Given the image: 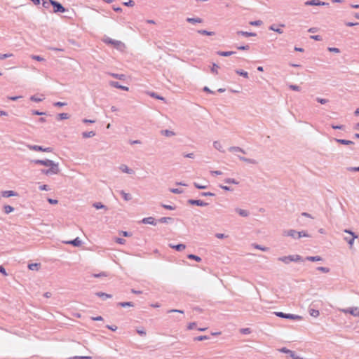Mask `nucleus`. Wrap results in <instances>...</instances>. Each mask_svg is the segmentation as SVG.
Listing matches in <instances>:
<instances>
[{"instance_id": "1", "label": "nucleus", "mask_w": 359, "mask_h": 359, "mask_svg": "<svg viewBox=\"0 0 359 359\" xmlns=\"http://www.w3.org/2000/svg\"><path fill=\"white\" fill-rule=\"evenodd\" d=\"M32 163L38 165H42L46 167H48V169H42L41 170V173L46 175H51L54 174H57L59 172L58 164L55 163L54 161L45 159V160H32Z\"/></svg>"}, {"instance_id": "2", "label": "nucleus", "mask_w": 359, "mask_h": 359, "mask_svg": "<svg viewBox=\"0 0 359 359\" xmlns=\"http://www.w3.org/2000/svg\"><path fill=\"white\" fill-rule=\"evenodd\" d=\"M278 259L285 264H288L290 262H300L302 260L301 256L298 255L284 256L280 257Z\"/></svg>"}, {"instance_id": "3", "label": "nucleus", "mask_w": 359, "mask_h": 359, "mask_svg": "<svg viewBox=\"0 0 359 359\" xmlns=\"http://www.w3.org/2000/svg\"><path fill=\"white\" fill-rule=\"evenodd\" d=\"M50 4L53 6V13H64L65 12L66 9L59 2L55 1V0H50Z\"/></svg>"}, {"instance_id": "4", "label": "nucleus", "mask_w": 359, "mask_h": 359, "mask_svg": "<svg viewBox=\"0 0 359 359\" xmlns=\"http://www.w3.org/2000/svg\"><path fill=\"white\" fill-rule=\"evenodd\" d=\"M340 311L344 313H349L355 317L359 316V309L358 307H352L349 309H340Z\"/></svg>"}, {"instance_id": "5", "label": "nucleus", "mask_w": 359, "mask_h": 359, "mask_svg": "<svg viewBox=\"0 0 359 359\" xmlns=\"http://www.w3.org/2000/svg\"><path fill=\"white\" fill-rule=\"evenodd\" d=\"M346 233H348L349 234H351L353 238H350L348 239V238H345V240L348 242V243L350 245V248H352L353 245V243H354V239L355 238H358V236L355 235L354 233H353L352 231H348V230H345L344 231Z\"/></svg>"}, {"instance_id": "6", "label": "nucleus", "mask_w": 359, "mask_h": 359, "mask_svg": "<svg viewBox=\"0 0 359 359\" xmlns=\"http://www.w3.org/2000/svg\"><path fill=\"white\" fill-rule=\"evenodd\" d=\"M327 4L325 3V2H320V1L318 0H311V1H307L305 2V5L306 6H320V5H327Z\"/></svg>"}, {"instance_id": "7", "label": "nucleus", "mask_w": 359, "mask_h": 359, "mask_svg": "<svg viewBox=\"0 0 359 359\" xmlns=\"http://www.w3.org/2000/svg\"><path fill=\"white\" fill-rule=\"evenodd\" d=\"M1 195L3 197L8 198L11 196H18V193L14 191H4L1 192Z\"/></svg>"}, {"instance_id": "8", "label": "nucleus", "mask_w": 359, "mask_h": 359, "mask_svg": "<svg viewBox=\"0 0 359 359\" xmlns=\"http://www.w3.org/2000/svg\"><path fill=\"white\" fill-rule=\"evenodd\" d=\"M110 84H111V86H112L113 87H115L116 88L122 89V90H126V91H128L129 90L128 87L123 86L120 85L118 82L112 81V82H111Z\"/></svg>"}, {"instance_id": "9", "label": "nucleus", "mask_w": 359, "mask_h": 359, "mask_svg": "<svg viewBox=\"0 0 359 359\" xmlns=\"http://www.w3.org/2000/svg\"><path fill=\"white\" fill-rule=\"evenodd\" d=\"M170 247L171 248L175 249L177 251H182L186 248V246L184 244H178L176 245L170 244Z\"/></svg>"}, {"instance_id": "10", "label": "nucleus", "mask_w": 359, "mask_h": 359, "mask_svg": "<svg viewBox=\"0 0 359 359\" xmlns=\"http://www.w3.org/2000/svg\"><path fill=\"white\" fill-rule=\"evenodd\" d=\"M69 244H72L75 247L81 245L82 241L79 238L74 239L73 241H69Z\"/></svg>"}, {"instance_id": "11", "label": "nucleus", "mask_w": 359, "mask_h": 359, "mask_svg": "<svg viewBox=\"0 0 359 359\" xmlns=\"http://www.w3.org/2000/svg\"><path fill=\"white\" fill-rule=\"evenodd\" d=\"M27 147L30 150H33V151H43V147H41V146L28 144Z\"/></svg>"}, {"instance_id": "12", "label": "nucleus", "mask_w": 359, "mask_h": 359, "mask_svg": "<svg viewBox=\"0 0 359 359\" xmlns=\"http://www.w3.org/2000/svg\"><path fill=\"white\" fill-rule=\"evenodd\" d=\"M120 170L123 172H126V173H129V174H132L133 173V170L130 169L127 165H121L120 166Z\"/></svg>"}, {"instance_id": "13", "label": "nucleus", "mask_w": 359, "mask_h": 359, "mask_svg": "<svg viewBox=\"0 0 359 359\" xmlns=\"http://www.w3.org/2000/svg\"><path fill=\"white\" fill-rule=\"evenodd\" d=\"M189 203L191 204L196 205H199V206H204L206 205L205 203H204L203 201H202L201 200H190Z\"/></svg>"}, {"instance_id": "14", "label": "nucleus", "mask_w": 359, "mask_h": 359, "mask_svg": "<svg viewBox=\"0 0 359 359\" xmlns=\"http://www.w3.org/2000/svg\"><path fill=\"white\" fill-rule=\"evenodd\" d=\"M142 222L144 224H154V218L152 217L144 218Z\"/></svg>"}, {"instance_id": "15", "label": "nucleus", "mask_w": 359, "mask_h": 359, "mask_svg": "<svg viewBox=\"0 0 359 359\" xmlns=\"http://www.w3.org/2000/svg\"><path fill=\"white\" fill-rule=\"evenodd\" d=\"M40 267V264H38V263H32V264H29L28 265V268L29 270H36L37 271Z\"/></svg>"}, {"instance_id": "16", "label": "nucleus", "mask_w": 359, "mask_h": 359, "mask_svg": "<svg viewBox=\"0 0 359 359\" xmlns=\"http://www.w3.org/2000/svg\"><path fill=\"white\" fill-rule=\"evenodd\" d=\"M187 21L191 23H201L203 22L201 18H189L187 19Z\"/></svg>"}, {"instance_id": "17", "label": "nucleus", "mask_w": 359, "mask_h": 359, "mask_svg": "<svg viewBox=\"0 0 359 359\" xmlns=\"http://www.w3.org/2000/svg\"><path fill=\"white\" fill-rule=\"evenodd\" d=\"M4 210L6 214H9L14 210V208L9 205H5L4 206Z\"/></svg>"}, {"instance_id": "18", "label": "nucleus", "mask_w": 359, "mask_h": 359, "mask_svg": "<svg viewBox=\"0 0 359 359\" xmlns=\"http://www.w3.org/2000/svg\"><path fill=\"white\" fill-rule=\"evenodd\" d=\"M286 318L292 319V320H302V316L294 314H287Z\"/></svg>"}, {"instance_id": "19", "label": "nucleus", "mask_w": 359, "mask_h": 359, "mask_svg": "<svg viewBox=\"0 0 359 359\" xmlns=\"http://www.w3.org/2000/svg\"><path fill=\"white\" fill-rule=\"evenodd\" d=\"M234 54V52L233 51H219L218 52V55H221V56H224V57H226V56H230L231 55Z\"/></svg>"}, {"instance_id": "20", "label": "nucleus", "mask_w": 359, "mask_h": 359, "mask_svg": "<svg viewBox=\"0 0 359 359\" xmlns=\"http://www.w3.org/2000/svg\"><path fill=\"white\" fill-rule=\"evenodd\" d=\"M237 34L243 35L244 36H255L256 35L255 33L248 32H243V31H239V32H237Z\"/></svg>"}, {"instance_id": "21", "label": "nucleus", "mask_w": 359, "mask_h": 359, "mask_svg": "<svg viewBox=\"0 0 359 359\" xmlns=\"http://www.w3.org/2000/svg\"><path fill=\"white\" fill-rule=\"evenodd\" d=\"M286 235L293 238H297V231L294 230H290L286 233Z\"/></svg>"}, {"instance_id": "22", "label": "nucleus", "mask_w": 359, "mask_h": 359, "mask_svg": "<svg viewBox=\"0 0 359 359\" xmlns=\"http://www.w3.org/2000/svg\"><path fill=\"white\" fill-rule=\"evenodd\" d=\"M309 313L311 316L315 318H317L320 315L319 311L316 309H310Z\"/></svg>"}, {"instance_id": "23", "label": "nucleus", "mask_w": 359, "mask_h": 359, "mask_svg": "<svg viewBox=\"0 0 359 359\" xmlns=\"http://www.w3.org/2000/svg\"><path fill=\"white\" fill-rule=\"evenodd\" d=\"M121 194L122 195L123 198H124V200L126 201H129L132 198L130 194H128V193H126L125 191H121Z\"/></svg>"}, {"instance_id": "24", "label": "nucleus", "mask_w": 359, "mask_h": 359, "mask_svg": "<svg viewBox=\"0 0 359 359\" xmlns=\"http://www.w3.org/2000/svg\"><path fill=\"white\" fill-rule=\"evenodd\" d=\"M95 133L93 131L85 132L83 133V137L84 138L92 137L95 136Z\"/></svg>"}, {"instance_id": "25", "label": "nucleus", "mask_w": 359, "mask_h": 359, "mask_svg": "<svg viewBox=\"0 0 359 359\" xmlns=\"http://www.w3.org/2000/svg\"><path fill=\"white\" fill-rule=\"evenodd\" d=\"M236 74H238L240 76H242L246 79L248 78V73L247 72L243 71V70H236Z\"/></svg>"}, {"instance_id": "26", "label": "nucleus", "mask_w": 359, "mask_h": 359, "mask_svg": "<svg viewBox=\"0 0 359 359\" xmlns=\"http://www.w3.org/2000/svg\"><path fill=\"white\" fill-rule=\"evenodd\" d=\"M42 6L45 8H49L51 5L50 0H43Z\"/></svg>"}, {"instance_id": "27", "label": "nucleus", "mask_w": 359, "mask_h": 359, "mask_svg": "<svg viewBox=\"0 0 359 359\" xmlns=\"http://www.w3.org/2000/svg\"><path fill=\"white\" fill-rule=\"evenodd\" d=\"M188 258L190 259H194V260H195V261H196L198 262L201 261V259L200 257L194 255H192V254L189 255H188Z\"/></svg>"}, {"instance_id": "28", "label": "nucleus", "mask_w": 359, "mask_h": 359, "mask_svg": "<svg viewBox=\"0 0 359 359\" xmlns=\"http://www.w3.org/2000/svg\"><path fill=\"white\" fill-rule=\"evenodd\" d=\"M198 32L201 34L207 35V36H212L214 35L215 33L212 32H208L206 30H198Z\"/></svg>"}, {"instance_id": "29", "label": "nucleus", "mask_w": 359, "mask_h": 359, "mask_svg": "<svg viewBox=\"0 0 359 359\" xmlns=\"http://www.w3.org/2000/svg\"><path fill=\"white\" fill-rule=\"evenodd\" d=\"M236 211L240 215L243 217H247L248 215V212L245 210L237 209Z\"/></svg>"}, {"instance_id": "30", "label": "nucleus", "mask_w": 359, "mask_h": 359, "mask_svg": "<svg viewBox=\"0 0 359 359\" xmlns=\"http://www.w3.org/2000/svg\"><path fill=\"white\" fill-rule=\"evenodd\" d=\"M67 118V113H61L57 114V120H63Z\"/></svg>"}, {"instance_id": "31", "label": "nucleus", "mask_w": 359, "mask_h": 359, "mask_svg": "<svg viewBox=\"0 0 359 359\" xmlns=\"http://www.w3.org/2000/svg\"><path fill=\"white\" fill-rule=\"evenodd\" d=\"M161 133L167 137L172 136L175 133L172 131L165 130L161 132Z\"/></svg>"}, {"instance_id": "32", "label": "nucleus", "mask_w": 359, "mask_h": 359, "mask_svg": "<svg viewBox=\"0 0 359 359\" xmlns=\"http://www.w3.org/2000/svg\"><path fill=\"white\" fill-rule=\"evenodd\" d=\"M43 98H41V97H36V95H32L31 97H30V100L32 101H34V102H41L43 100Z\"/></svg>"}, {"instance_id": "33", "label": "nucleus", "mask_w": 359, "mask_h": 359, "mask_svg": "<svg viewBox=\"0 0 359 359\" xmlns=\"http://www.w3.org/2000/svg\"><path fill=\"white\" fill-rule=\"evenodd\" d=\"M218 69H219V66L217 65L216 64H213L211 71L212 73H215L217 74H218Z\"/></svg>"}, {"instance_id": "34", "label": "nucleus", "mask_w": 359, "mask_h": 359, "mask_svg": "<svg viewBox=\"0 0 359 359\" xmlns=\"http://www.w3.org/2000/svg\"><path fill=\"white\" fill-rule=\"evenodd\" d=\"M306 259L308 260L312 261V262L321 260V258L320 257H318V256H316V257H308Z\"/></svg>"}, {"instance_id": "35", "label": "nucleus", "mask_w": 359, "mask_h": 359, "mask_svg": "<svg viewBox=\"0 0 359 359\" xmlns=\"http://www.w3.org/2000/svg\"><path fill=\"white\" fill-rule=\"evenodd\" d=\"M149 95L151 97H155L156 99L164 100V98L163 97L157 95L155 93H149Z\"/></svg>"}, {"instance_id": "36", "label": "nucleus", "mask_w": 359, "mask_h": 359, "mask_svg": "<svg viewBox=\"0 0 359 359\" xmlns=\"http://www.w3.org/2000/svg\"><path fill=\"white\" fill-rule=\"evenodd\" d=\"M122 307L126 306H133V304L131 302H121L118 304Z\"/></svg>"}, {"instance_id": "37", "label": "nucleus", "mask_w": 359, "mask_h": 359, "mask_svg": "<svg viewBox=\"0 0 359 359\" xmlns=\"http://www.w3.org/2000/svg\"><path fill=\"white\" fill-rule=\"evenodd\" d=\"M13 55L12 54H8V53H6V54H0V60H4V59H6L8 57H11Z\"/></svg>"}, {"instance_id": "38", "label": "nucleus", "mask_w": 359, "mask_h": 359, "mask_svg": "<svg viewBox=\"0 0 359 359\" xmlns=\"http://www.w3.org/2000/svg\"><path fill=\"white\" fill-rule=\"evenodd\" d=\"M32 58L35 60H37V61H43L44 60V59L42 57L39 56V55H32Z\"/></svg>"}, {"instance_id": "39", "label": "nucleus", "mask_w": 359, "mask_h": 359, "mask_svg": "<svg viewBox=\"0 0 359 359\" xmlns=\"http://www.w3.org/2000/svg\"><path fill=\"white\" fill-rule=\"evenodd\" d=\"M111 76L116 79H123L125 76L123 74H111Z\"/></svg>"}, {"instance_id": "40", "label": "nucleus", "mask_w": 359, "mask_h": 359, "mask_svg": "<svg viewBox=\"0 0 359 359\" xmlns=\"http://www.w3.org/2000/svg\"><path fill=\"white\" fill-rule=\"evenodd\" d=\"M289 88L293 90L299 91L300 88L298 86L296 85H290Z\"/></svg>"}, {"instance_id": "41", "label": "nucleus", "mask_w": 359, "mask_h": 359, "mask_svg": "<svg viewBox=\"0 0 359 359\" xmlns=\"http://www.w3.org/2000/svg\"><path fill=\"white\" fill-rule=\"evenodd\" d=\"M337 142L343 144H351L352 142L349 140H337Z\"/></svg>"}, {"instance_id": "42", "label": "nucleus", "mask_w": 359, "mask_h": 359, "mask_svg": "<svg viewBox=\"0 0 359 359\" xmlns=\"http://www.w3.org/2000/svg\"><path fill=\"white\" fill-rule=\"evenodd\" d=\"M194 186L199 189H205L207 188L206 185L198 184L197 183H194Z\"/></svg>"}, {"instance_id": "43", "label": "nucleus", "mask_w": 359, "mask_h": 359, "mask_svg": "<svg viewBox=\"0 0 359 359\" xmlns=\"http://www.w3.org/2000/svg\"><path fill=\"white\" fill-rule=\"evenodd\" d=\"M208 339V337L207 336H199V337H196L195 340L196 341H203V340H205Z\"/></svg>"}, {"instance_id": "44", "label": "nucleus", "mask_w": 359, "mask_h": 359, "mask_svg": "<svg viewBox=\"0 0 359 359\" xmlns=\"http://www.w3.org/2000/svg\"><path fill=\"white\" fill-rule=\"evenodd\" d=\"M39 189L40 190H44V191H48V190H50V188H49V187L48 185L43 184V185H41L39 187Z\"/></svg>"}, {"instance_id": "45", "label": "nucleus", "mask_w": 359, "mask_h": 359, "mask_svg": "<svg viewBox=\"0 0 359 359\" xmlns=\"http://www.w3.org/2000/svg\"><path fill=\"white\" fill-rule=\"evenodd\" d=\"M302 236L306 237L308 236V235L304 231H297V238H301Z\"/></svg>"}, {"instance_id": "46", "label": "nucleus", "mask_w": 359, "mask_h": 359, "mask_svg": "<svg viewBox=\"0 0 359 359\" xmlns=\"http://www.w3.org/2000/svg\"><path fill=\"white\" fill-rule=\"evenodd\" d=\"M97 295L101 297L111 298V295L105 293H97Z\"/></svg>"}, {"instance_id": "47", "label": "nucleus", "mask_w": 359, "mask_h": 359, "mask_svg": "<svg viewBox=\"0 0 359 359\" xmlns=\"http://www.w3.org/2000/svg\"><path fill=\"white\" fill-rule=\"evenodd\" d=\"M214 146L216 149L220 150L222 149V144L219 142H215Z\"/></svg>"}, {"instance_id": "48", "label": "nucleus", "mask_w": 359, "mask_h": 359, "mask_svg": "<svg viewBox=\"0 0 359 359\" xmlns=\"http://www.w3.org/2000/svg\"><path fill=\"white\" fill-rule=\"evenodd\" d=\"M276 315L278 317L286 318L287 314L283 313V312H276Z\"/></svg>"}, {"instance_id": "49", "label": "nucleus", "mask_w": 359, "mask_h": 359, "mask_svg": "<svg viewBox=\"0 0 359 359\" xmlns=\"http://www.w3.org/2000/svg\"><path fill=\"white\" fill-rule=\"evenodd\" d=\"M318 269L322 272H324V273H327L329 272V269L327 268H325V267H323V266H320L318 268Z\"/></svg>"}, {"instance_id": "50", "label": "nucleus", "mask_w": 359, "mask_h": 359, "mask_svg": "<svg viewBox=\"0 0 359 359\" xmlns=\"http://www.w3.org/2000/svg\"><path fill=\"white\" fill-rule=\"evenodd\" d=\"M196 324L195 323H191L187 325L188 330H192L196 327Z\"/></svg>"}, {"instance_id": "51", "label": "nucleus", "mask_w": 359, "mask_h": 359, "mask_svg": "<svg viewBox=\"0 0 359 359\" xmlns=\"http://www.w3.org/2000/svg\"><path fill=\"white\" fill-rule=\"evenodd\" d=\"M123 4L127 6H133L135 5V3L133 1L130 0L128 2H125Z\"/></svg>"}, {"instance_id": "52", "label": "nucleus", "mask_w": 359, "mask_h": 359, "mask_svg": "<svg viewBox=\"0 0 359 359\" xmlns=\"http://www.w3.org/2000/svg\"><path fill=\"white\" fill-rule=\"evenodd\" d=\"M0 273H1L4 276H7V273L6 271V269H4V266H0Z\"/></svg>"}, {"instance_id": "53", "label": "nucleus", "mask_w": 359, "mask_h": 359, "mask_svg": "<svg viewBox=\"0 0 359 359\" xmlns=\"http://www.w3.org/2000/svg\"><path fill=\"white\" fill-rule=\"evenodd\" d=\"M69 359H91V357L89 356H84V357H73L70 358Z\"/></svg>"}, {"instance_id": "54", "label": "nucleus", "mask_w": 359, "mask_h": 359, "mask_svg": "<svg viewBox=\"0 0 359 359\" xmlns=\"http://www.w3.org/2000/svg\"><path fill=\"white\" fill-rule=\"evenodd\" d=\"M254 247H255V248L259 249V250H262V251H266V250H268V248H262V247H261V246H259V245H254Z\"/></svg>"}, {"instance_id": "55", "label": "nucleus", "mask_w": 359, "mask_h": 359, "mask_svg": "<svg viewBox=\"0 0 359 359\" xmlns=\"http://www.w3.org/2000/svg\"><path fill=\"white\" fill-rule=\"evenodd\" d=\"M250 24L251 25H256V26H257V25H260L262 24V22L259 21V20H258V21H253V22H250Z\"/></svg>"}, {"instance_id": "56", "label": "nucleus", "mask_w": 359, "mask_h": 359, "mask_svg": "<svg viewBox=\"0 0 359 359\" xmlns=\"http://www.w3.org/2000/svg\"><path fill=\"white\" fill-rule=\"evenodd\" d=\"M328 50L331 52H334V53H339V50L337 48H329Z\"/></svg>"}, {"instance_id": "57", "label": "nucleus", "mask_w": 359, "mask_h": 359, "mask_svg": "<svg viewBox=\"0 0 359 359\" xmlns=\"http://www.w3.org/2000/svg\"><path fill=\"white\" fill-rule=\"evenodd\" d=\"M22 97L21 96H14V97H8V98L11 100H13V101H15V100H18V99L21 98Z\"/></svg>"}, {"instance_id": "58", "label": "nucleus", "mask_w": 359, "mask_h": 359, "mask_svg": "<svg viewBox=\"0 0 359 359\" xmlns=\"http://www.w3.org/2000/svg\"><path fill=\"white\" fill-rule=\"evenodd\" d=\"M172 193H174V194H180L182 191L180 190H179L178 189H171L170 190Z\"/></svg>"}, {"instance_id": "59", "label": "nucleus", "mask_w": 359, "mask_h": 359, "mask_svg": "<svg viewBox=\"0 0 359 359\" xmlns=\"http://www.w3.org/2000/svg\"><path fill=\"white\" fill-rule=\"evenodd\" d=\"M55 106L62 107L66 105L65 102H57L54 104Z\"/></svg>"}, {"instance_id": "60", "label": "nucleus", "mask_w": 359, "mask_h": 359, "mask_svg": "<svg viewBox=\"0 0 359 359\" xmlns=\"http://www.w3.org/2000/svg\"><path fill=\"white\" fill-rule=\"evenodd\" d=\"M48 201L50 204H57V200H55V199L48 198Z\"/></svg>"}, {"instance_id": "61", "label": "nucleus", "mask_w": 359, "mask_h": 359, "mask_svg": "<svg viewBox=\"0 0 359 359\" xmlns=\"http://www.w3.org/2000/svg\"><path fill=\"white\" fill-rule=\"evenodd\" d=\"M311 38L313 39H315L316 41H320L321 40V37L319 35L311 36Z\"/></svg>"}, {"instance_id": "62", "label": "nucleus", "mask_w": 359, "mask_h": 359, "mask_svg": "<svg viewBox=\"0 0 359 359\" xmlns=\"http://www.w3.org/2000/svg\"><path fill=\"white\" fill-rule=\"evenodd\" d=\"M116 242L120 244H123L125 243V240L123 238H116Z\"/></svg>"}, {"instance_id": "63", "label": "nucleus", "mask_w": 359, "mask_h": 359, "mask_svg": "<svg viewBox=\"0 0 359 359\" xmlns=\"http://www.w3.org/2000/svg\"><path fill=\"white\" fill-rule=\"evenodd\" d=\"M92 319L95 321H101L103 320L102 316L93 317Z\"/></svg>"}, {"instance_id": "64", "label": "nucleus", "mask_w": 359, "mask_h": 359, "mask_svg": "<svg viewBox=\"0 0 359 359\" xmlns=\"http://www.w3.org/2000/svg\"><path fill=\"white\" fill-rule=\"evenodd\" d=\"M137 333L140 335H146V332L144 330H137Z\"/></svg>"}]
</instances>
